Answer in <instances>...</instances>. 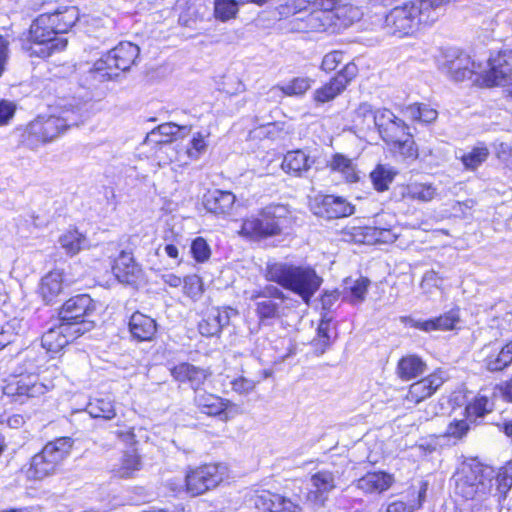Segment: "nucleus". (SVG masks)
<instances>
[{"mask_svg":"<svg viewBox=\"0 0 512 512\" xmlns=\"http://www.w3.org/2000/svg\"><path fill=\"white\" fill-rule=\"evenodd\" d=\"M369 286L370 280L365 277L347 278L344 281L342 298L352 305L361 304L366 298Z\"/></svg>","mask_w":512,"mask_h":512,"instance_id":"72a5a7b5","label":"nucleus"},{"mask_svg":"<svg viewBox=\"0 0 512 512\" xmlns=\"http://www.w3.org/2000/svg\"><path fill=\"white\" fill-rule=\"evenodd\" d=\"M85 411L91 418L105 421L112 420L117 415L115 401L112 396L107 394L91 397L85 407Z\"/></svg>","mask_w":512,"mask_h":512,"instance_id":"c85d7f7f","label":"nucleus"},{"mask_svg":"<svg viewBox=\"0 0 512 512\" xmlns=\"http://www.w3.org/2000/svg\"><path fill=\"white\" fill-rule=\"evenodd\" d=\"M222 384L225 387H230L231 391L239 396H247L255 390L258 381L245 377L242 374L234 376L226 375Z\"/></svg>","mask_w":512,"mask_h":512,"instance_id":"a19ab883","label":"nucleus"},{"mask_svg":"<svg viewBox=\"0 0 512 512\" xmlns=\"http://www.w3.org/2000/svg\"><path fill=\"white\" fill-rule=\"evenodd\" d=\"M450 0H415L410 2L414 6L415 16L419 19V25L432 24L439 17V10Z\"/></svg>","mask_w":512,"mask_h":512,"instance_id":"473e14b6","label":"nucleus"},{"mask_svg":"<svg viewBox=\"0 0 512 512\" xmlns=\"http://www.w3.org/2000/svg\"><path fill=\"white\" fill-rule=\"evenodd\" d=\"M139 51V47L131 42H120L94 63L88 72L89 76L98 82L111 80L120 72L130 69Z\"/></svg>","mask_w":512,"mask_h":512,"instance_id":"0eeeda50","label":"nucleus"},{"mask_svg":"<svg viewBox=\"0 0 512 512\" xmlns=\"http://www.w3.org/2000/svg\"><path fill=\"white\" fill-rule=\"evenodd\" d=\"M395 175L396 171L392 167L377 165V167L371 172L370 178L374 188L379 192H383L388 189Z\"/></svg>","mask_w":512,"mask_h":512,"instance_id":"de8ad7c7","label":"nucleus"},{"mask_svg":"<svg viewBox=\"0 0 512 512\" xmlns=\"http://www.w3.org/2000/svg\"><path fill=\"white\" fill-rule=\"evenodd\" d=\"M444 378L441 372H435L413 383L408 391L407 399L415 403L430 397L442 384Z\"/></svg>","mask_w":512,"mask_h":512,"instance_id":"cd10ccee","label":"nucleus"},{"mask_svg":"<svg viewBox=\"0 0 512 512\" xmlns=\"http://www.w3.org/2000/svg\"><path fill=\"white\" fill-rule=\"evenodd\" d=\"M227 476V467L224 464H206L187 471L185 485L169 483L171 490L185 491L191 496H199L216 488Z\"/></svg>","mask_w":512,"mask_h":512,"instance_id":"6e6552de","label":"nucleus"},{"mask_svg":"<svg viewBox=\"0 0 512 512\" xmlns=\"http://www.w3.org/2000/svg\"><path fill=\"white\" fill-rule=\"evenodd\" d=\"M442 284V279L434 270L427 271L422 279L421 287L426 290L429 287H439Z\"/></svg>","mask_w":512,"mask_h":512,"instance_id":"69168bd1","label":"nucleus"},{"mask_svg":"<svg viewBox=\"0 0 512 512\" xmlns=\"http://www.w3.org/2000/svg\"><path fill=\"white\" fill-rule=\"evenodd\" d=\"M229 319L228 311L212 310L199 323V332L206 337L218 335L222 328L228 325Z\"/></svg>","mask_w":512,"mask_h":512,"instance_id":"f704fd0d","label":"nucleus"},{"mask_svg":"<svg viewBox=\"0 0 512 512\" xmlns=\"http://www.w3.org/2000/svg\"><path fill=\"white\" fill-rule=\"evenodd\" d=\"M468 430L469 424L467 420H454L447 426L446 435L448 437L460 439L467 434Z\"/></svg>","mask_w":512,"mask_h":512,"instance_id":"4d7b16f0","label":"nucleus"},{"mask_svg":"<svg viewBox=\"0 0 512 512\" xmlns=\"http://www.w3.org/2000/svg\"><path fill=\"white\" fill-rule=\"evenodd\" d=\"M502 502L490 503V500L474 502L471 509H462L460 512H497Z\"/></svg>","mask_w":512,"mask_h":512,"instance_id":"680f3d73","label":"nucleus"},{"mask_svg":"<svg viewBox=\"0 0 512 512\" xmlns=\"http://www.w3.org/2000/svg\"><path fill=\"white\" fill-rule=\"evenodd\" d=\"M112 272L119 282L132 284L141 277L142 269L131 251L122 250L113 261Z\"/></svg>","mask_w":512,"mask_h":512,"instance_id":"5701e85b","label":"nucleus"},{"mask_svg":"<svg viewBox=\"0 0 512 512\" xmlns=\"http://www.w3.org/2000/svg\"><path fill=\"white\" fill-rule=\"evenodd\" d=\"M194 403L201 413L208 416L219 417L223 421L229 420L227 410L233 405L230 400L206 391L196 392Z\"/></svg>","mask_w":512,"mask_h":512,"instance_id":"4be33fe9","label":"nucleus"},{"mask_svg":"<svg viewBox=\"0 0 512 512\" xmlns=\"http://www.w3.org/2000/svg\"><path fill=\"white\" fill-rule=\"evenodd\" d=\"M482 366L489 372H500L512 364V340L504 345H485L479 353Z\"/></svg>","mask_w":512,"mask_h":512,"instance_id":"a211bd4d","label":"nucleus"},{"mask_svg":"<svg viewBox=\"0 0 512 512\" xmlns=\"http://www.w3.org/2000/svg\"><path fill=\"white\" fill-rule=\"evenodd\" d=\"M402 200L429 203L439 196V189L431 182L411 181L399 188Z\"/></svg>","mask_w":512,"mask_h":512,"instance_id":"393cba45","label":"nucleus"},{"mask_svg":"<svg viewBox=\"0 0 512 512\" xmlns=\"http://www.w3.org/2000/svg\"><path fill=\"white\" fill-rule=\"evenodd\" d=\"M256 509L261 512H303L298 500H292L270 491H261L253 499Z\"/></svg>","mask_w":512,"mask_h":512,"instance_id":"6ab92c4d","label":"nucleus"},{"mask_svg":"<svg viewBox=\"0 0 512 512\" xmlns=\"http://www.w3.org/2000/svg\"><path fill=\"white\" fill-rule=\"evenodd\" d=\"M334 328L332 326V316L328 312L322 315L320 323L317 328L316 337L312 341V346L317 354H323L332 343V333Z\"/></svg>","mask_w":512,"mask_h":512,"instance_id":"4c0bfd02","label":"nucleus"},{"mask_svg":"<svg viewBox=\"0 0 512 512\" xmlns=\"http://www.w3.org/2000/svg\"><path fill=\"white\" fill-rule=\"evenodd\" d=\"M191 253L197 262H205L210 258L211 250L204 238L197 237L191 244Z\"/></svg>","mask_w":512,"mask_h":512,"instance_id":"6e6d98bb","label":"nucleus"},{"mask_svg":"<svg viewBox=\"0 0 512 512\" xmlns=\"http://www.w3.org/2000/svg\"><path fill=\"white\" fill-rule=\"evenodd\" d=\"M129 331L133 339L151 341L157 332L156 320L141 312H135L129 319Z\"/></svg>","mask_w":512,"mask_h":512,"instance_id":"bb28decb","label":"nucleus"},{"mask_svg":"<svg viewBox=\"0 0 512 512\" xmlns=\"http://www.w3.org/2000/svg\"><path fill=\"white\" fill-rule=\"evenodd\" d=\"M363 235L371 236L373 241L379 243H393L397 238V234L391 229L382 227H366Z\"/></svg>","mask_w":512,"mask_h":512,"instance_id":"5fc2aeb1","label":"nucleus"},{"mask_svg":"<svg viewBox=\"0 0 512 512\" xmlns=\"http://www.w3.org/2000/svg\"><path fill=\"white\" fill-rule=\"evenodd\" d=\"M83 120L79 106H61L48 115H39L29 122L21 134V143L35 150L57 139L67 129L79 125Z\"/></svg>","mask_w":512,"mask_h":512,"instance_id":"7ed1b4c3","label":"nucleus"},{"mask_svg":"<svg viewBox=\"0 0 512 512\" xmlns=\"http://www.w3.org/2000/svg\"><path fill=\"white\" fill-rule=\"evenodd\" d=\"M73 444L74 440L71 437H59L46 443L42 450L31 458L26 471L27 478L43 480L54 475L71 454Z\"/></svg>","mask_w":512,"mask_h":512,"instance_id":"423d86ee","label":"nucleus"},{"mask_svg":"<svg viewBox=\"0 0 512 512\" xmlns=\"http://www.w3.org/2000/svg\"><path fill=\"white\" fill-rule=\"evenodd\" d=\"M393 481V476L386 472H369L358 479L355 486L364 493H382L391 487Z\"/></svg>","mask_w":512,"mask_h":512,"instance_id":"c756f323","label":"nucleus"},{"mask_svg":"<svg viewBox=\"0 0 512 512\" xmlns=\"http://www.w3.org/2000/svg\"><path fill=\"white\" fill-rule=\"evenodd\" d=\"M342 61L343 53L341 51H332L324 56L321 69L325 72H331L335 70Z\"/></svg>","mask_w":512,"mask_h":512,"instance_id":"13d9d810","label":"nucleus"},{"mask_svg":"<svg viewBox=\"0 0 512 512\" xmlns=\"http://www.w3.org/2000/svg\"><path fill=\"white\" fill-rule=\"evenodd\" d=\"M48 390L49 386L42 383L34 374L15 377L3 387V393L19 403H23L28 398L43 395Z\"/></svg>","mask_w":512,"mask_h":512,"instance_id":"4468645a","label":"nucleus"},{"mask_svg":"<svg viewBox=\"0 0 512 512\" xmlns=\"http://www.w3.org/2000/svg\"><path fill=\"white\" fill-rule=\"evenodd\" d=\"M246 298L255 302V311L264 323L267 320L280 318L284 315L286 296L274 285L245 291Z\"/></svg>","mask_w":512,"mask_h":512,"instance_id":"1a4fd4ad","label":"nucleus"},{"mask_svg":"<svg viewBox=\"0 0 512 512\" xmlns=\"http://www.w3.org/2000/svg\"><path fill=\"white\" fill-rule=\"evenodd\" d=\"M157 128L158 132L164 136L167 144L172 141L173 136L176 135L180 129L179 126L174 123H164L159 125Z\"/></svg>","mask_w":512,"mask_h":512,"instance_id":"338daca9","label":"nucleus"},{"mask_svg":"<svg viewBox=\"0 0 512 512\" xmlns=\"http://www.w3.org/2000/svg\"><path fill=\"white\" fill-rule=\"evenodd\" d=\"M315 160L302 150L289 151L284 156L281 167L289 174L303 176L308 172Z\"/></svg>","mask_w":512,"mask_h":512,"instance_id":"2f4dec72","label":"nucleus"},{"mask_svg":"<svg viewBox=\"0 0 512 512\" xmlns=\"http://www.w3.org/2000/svg\"><path fill=\"white\" fill-rule=\"evenodd\" d=\"M184 293L193 300H198L203 294V283L199 276L189 275L183 279Z\"/></svg>","mask_w":512,"mask_h":512,"instance_id":"864d4df0","label":"nucleus"},{"mask_svg":"<svg viewBox=\"0 0 512 512\" xmlns=\"http://www.w3.org/2000/svg\"><path fill=\"white\" fill-rule=\"evenodd\" d=\"M238 10L237 0H214V16L221 22L235 18Z\"/></svg>","mask_w":512,"mask_h":512,"instance_id":"8fccbe9b","label":"nucleus"},{"mask_svg":"<svg viewBox=\"0 0 512 512\" xmlns=\"http://www.w3.org/2000/svg\"><path fill=\"white\" fill-rule=\"evenodd\" d=\"M397 117L388 109H379L376 111L375 123L373 127H376L381 133L389 124H391Z\"/></svg>","mask_w":512,"mask_h":512,"instance_id":"bf43d9fd","label":"nucleus"},{"mask_svg":"<svg viewBox=\"0 0 512 512\" xmlns=\"http://www.w3.org/2000/svg\"><path fill=\"white\" fill-rule=\"evenodd\" d=\"M488 156V148L480 143L469 152L463 153L459 158L466 169L475 170L487 160Z\"/></svg>","mask_w":512,"mask_h":512,"instance_id":"49530a36","label":"nucleus"},{"mask_svg":"<svg viewBox=\"0 0 512 512\" xmlns=\"http://www.w3.org/2000/svg\"><path fill=\"white\" fill-rule=\"evenodd\" d=\"M512 81V50H502L489 59L484 76L487 86H507Z\"/></svg>","mask_w":512,"mask_h":512,"instance_id":"f3484780","label":"nucleus"},{"mask_svg":"<svg viewBox=\"0 0 512 512\" xmlns=\"http://www.w3.org/2000/svg\"><path fill=\"white\" fill-rule=\"evenodd\" d=\"M414 12V6L410 2L394 7L385 18L387 33L398 37L413 34L419 26V19L416 18Z\"/></svg>","mask_w":512,"mask_h":512,"instance_id":"ddd939ff","label":"nucleus"},{"mask_svg":"<svg viewBox=\"0 0 512 512\" xmlns=\"http://www.w3.org/2000/svg\"><path fill=\"white\" fill-rule=\"evenodd\" d=\"M407 130L408 127L405 122L397 117L391 124L385 127L384 130H381L380 135L387 143L401 144L407 141Z\"/></svg>","mask_w":512,"mask_h":512,"instance_id":"37998d69","label":"nucleus"},{"mask_svg":"<svg viewBox=\"0 0 512 512\" xmlns=\"http://www.w3.org/2000/svg\"><path fill=\"white\" fill-rule=\"evenodd\" d=\"M16 106L13 102L8 100L0 101V126L8 125L10 120L14 117Z\"/></svg>","mask_w":512,"mask_h":512,"instance_id":"052dcab7","label":"nucleus"},{"mask_svg":"<svg viewBox=\"0 0 512 512\" xmlns=\"http://www.w3.org/2000/svg\"><path fill=\"white\" fill-rule=\"evenodd\" d=\"M210 133L206 131L197 132L193 134V137L190 141V146L187 149V154L191 159H198L207 149V141L206 139L209 137Z\"/></svg>","mask_w":512,"mask_h":512,"instance_id":"603ef678","label":"nucleus"},{"mask_svg":"<svg viewBox=\"0 0 512 512\" xmlns=\"http://www.w3.org/2000/svg\"><path fill=\"white\" fill-rule=\"evenodd\" d=\"M312 80L308 77H296L280 87L287 96H301L310 89Z\"/></svg>","mask_w":512,"mask_h":512,"instance_id":"3c124183","label":"nucleus"},{"mask_svg":"<svg viewBox=\"0 0 512 512\" xmlns=\"http://www.w3.org/2000/svg\"><path fill=\"white\" fill-rule=\"evenodd\" d=\"M437 66L443 74L456 82L470 79L479 69V65L468 54L454 48L447 49L441 54Z\"/></svg>","mask_w":512,"mask_h":512,"instance_id":"f8f14e48","label":"nucleus"},{"mask_svg":"<svg viewBox=\"0 0 512 512\" xmlns=\"http://www.w3.org/2000/svg\"><path fill=\"white\" fill-rule=\"evenodd\" d=\"M59 243L65 250L66 254L73 256L79 253L80 250L87 245V239L78 230L73 229L61 235Z\"/></svg>","mask_w":512,"mask_h":512,"instance_id":"79ce46f5","label":"nucleus"},{"mask_svg":"<svg viewBox=\"0 0 512 512\" xmlns=\"http://www.w3.org/2000/svg\"><path fill=\"white\" fill-rule=\"evenodd\" d=\"M16 225L17 233L20 234L22 237H28L30 234L34 232L33 225L31 223V220L29 219V214L19 216L16 219Z\"/></svg>","mask_w":512,"mask_h":512,"instance_id":"0e129e2a","label":"nucleus"},{"mask_svg":"<svg viewBox=\"0 0 512 512\" xmlns=\"http://www.w3.org/2000/svg\"><path fill=\"white\" fill-rule=\"evenodd\" d=\"M64 277L60 270H53L42 278L40 292L43 299L50 303L63 290Z\"/></svg>","mask_w":512,"mask_h":512,"instance_id":"58836bf2","label":"nucleus"},{"mask_svg":"<svg viewBox=\"0 0 512 512\" xmlns=\"http://www.w3.org/2000/svg\"><path fill=\"white\" fill-rule=\"evenodd\" d=\"M358 68L353 62L347 63L329 82L316 89L313 93V100L317 104H324L334 100L356 77Z\"/></svg>","mask_w":512,"mask_h":512,"instance_id":"dca6fc26","label":"nucleus"},{"mask_svg":"<svg viewBox=\"0 0 512 512\" xmlns=\"http://www.w3.org/2000/svg\"><path fill=\"white\" fill-rule=\"evenodd\" d=\"M406 113L413 120L426 124L434 122L438 117L437 110L424 103H415L408 106Z\"/></svg>","mask_w":512,"mask_h":512,"instance_id":"09e8293b","label":"nucleus"},{"mask_svg":"<svg viewBox=\"0 0 512 512\" xmlns=\"http://www.w3.org/2000/svg\"><path fill=\"white\" fill-rule=\"evenodd\" d=\"M375 116L376 111L372 109V106L367 102H363L354 110L352 122L356 128L368 130L374 126Z\"/></svg>","mask_w":512,"mask_h":512,"instance_id":"c03bdc74","label":"nucleus"},{"mask_svg":"<svg viewBox=\"0 0 512 512\" xmlns=\"http://www.w3.org/2000/svg\"><path fill=\"white\" fill-rule=\"evenodd\" d=\"M72 329L74 327L69 326V323L60 322L58 326L50 328L42 335V347L52 353L61 351L68 343L80 337L81 329Z\"/></svg>","mask_w":512,"mask_h":512,"instance_id":"aec40b11","label":"nucleus"},{"mask_svg":"<svg viewBox=\"0 0 512 512\" xmlns=\"http://www.w3.org/2000/svg\"><path fill=\"white\" fill-rule=\"evenodd\" d=\"M494 403L487 396L478 394L475 399L466 406V415L469 420L483 418L493 410Z\"/></svg>","mask_w":512,"mask_h":512,"instance_id":"a18cd8bd","label":"nucleus"},{"mask_svg":"<svg viewBox=\"0 0 512 512\" xmlns=\"http://www.w3.org/2000/svg\"><path fill=\"white\" fill-rule=\"evenodd\" d=\"M343 474L344 466L340 464H331L313 473L310 477L311 488L306 496L307 501L317 507L324 506Z\"/></svg>","mask_w":512,"mask_h":512,"instance_id":"9b49d317","label":"nucleus"},{"mask_svg":"<svg viewBox=\"0 0 512 512\" xmlns=\"http://www.w3.org/2000/svg\"><path fill=\"white\" fill-rule=\"evenodd\" d=\"M306 0H293L290 3L287 4L286 8L289 10V12L292 13L294 16L293 22H295L294 26L298 23H300V20H295L297 17H305V10H306Z\"/></svg>","mask_w":512,"mask_h":512,"instance_id":"e2e57ef3","label":"nucleus"},{"mask_svg":"<svg viewBox=\"0 0 512 512\" xmlns=\"http://www.w3.org/2000/svg\"><path fill=\"white\" fill-rule=\"evenodd\" d=\"M340 292L337 290L325 292L321 297L322 308L324 310H330L333 305L338 301Z\"/></svg>","mask_w":512,"mask_h":512,"instance_id":"774afa93","label":"nucleus"},{"mask_svg":"<svg viewBox=\"0 0 512 512\" xmlns=\"http://www.w3.org/2000/svg\"><path fill=\"white\" fill-rule=\"evenodd\" d=\"M290 223L291 212L287 206L269 205L263 208L258 215L244 219L240 234L250 239L261 240L280 235Z\"/></svg>","mask_w":512,"mask_h":512,"instance_id":"39448f33","label":"nucleus"},{"mask_svg":"<svg viewBox=\"0 0 512 512\" xmlns=\"http://www.w3.org/2000/svg\"><path fill=\"white\" fill-rule=\"evenodd\" d=\"M460 320L459 309H451L439 317L420 320L412 317H406L403 322L406 326L419 329L423 332L447 331L455 328Z\"/></svg>","mask_w":512,"mask_h":512,"instance_id":"412c9836","label":"nucleus"},{"mask_svg":"<svg viewBox=\"0 0 512 512\" xmlns=\"http://www.w3.org/2000/svg\"><path fill=\"white\" fill-rule=\"evenodd\" d=\"M171 375L176 381L189 383L190 387L196 392L211 376L209 369L197 367L189 363H180L171 369Z\"/></svg>","mask_w":512,"mask_h":512,"instance_id":"a878e982","label":"nucleus"},{"mask_svg":"<svg viewBox=\"0 0 512 512\" xmlns=\"http://www.w3.org/2000/svg\"><path fill=\"white\" fill-rule=\"evenodd\" d=\"M141 469V460L135 449H129L123 453L119 462L112 468V473L118 478H131Z\"/></svg>","mask_w":512,"mask_h":512,"instance_id":"c9c22d12","label":"nucleus"},{"mask_svg":"<svg viewBox=\"0 0 512 512\" xmlns=\"http://www.w3.org/2000/svg\"><path fill=\"white\" fill-rule=\"evenodd\" d=\"M329 167L331 171L339 173L346 182L354 183L359 180V172L355 163L345 155L334 154L329 162Z\"/></svg>","mask_w":512,"mask_h":512,"instance_id":"ea45409f","label":"nucleus"},{"mask_svg":"<svg viewBox=\"0 0 512 512\" xmlns=\"http://www.w3.org/2000/svg\"><path fill=\"white\" fill-rule=\"evenodd\" d=\"M79 20L74 6H60L53 12L40 14L31 24L28 34L21 39V47L30 57L47 58L65 49L67 40L59 36Z\"/></svg>","mask_w":512,"mask_h":512,"instance_id":"f257e3e1","label":"nucleus"},{"mask_svg":"<svg viewBox=\"0 0 512 512\" xmlns=\"http://www.w3.org/2000/svg\"><path fill=\"white\" fill-rule=\"evenodd\" d=\"M337 19L336 12L319 11L314 8L308 14H305V17H297L295 20H300V23L293 27L301 32L327 31L337 25Z\"/></svg>","mask_w":512,"mask_h":512,"instance_id":"b1692460","label":"nucleus"},{"mask_svg":"<svg viewBox=\"0 0 512 512\" xmlns=\"http://www.w3.org/2000/svg\"><path fill=\"white\" fill-rule=\"evenodd\" d=\"M265 278L291 290L307 304L322 283L314 269L280 262L267 264Z\"/></svg>","mask_w":512,"mask_h":512,"instance_id":"20e7f679","label":"nucleus"},{"mask_svg":"<svg viewBox=\"0 0 512 512\" xmlns=\"http://www.w3.org/2000/svg\"><path fill=\"white\" fill-rule=\"evenodd\" d=\"M236 197L230 191L214 190L204 198L207 211L215 215H227L231 212Z\"/></svg>","mask_w":512,"mask_h":512,"instance_id":"7c9ffc66","label":"nucleus"},{"mask_svg":"<svg viewBox=\"0 0 512 512\" xmlns=\"http://www.w3.org/2000/svg\"><path fill=\"white\" fill-rule=\"evenodd\" d=\"M95 303L87 294H80L68 299L59 311L61 323H69V326L80 328L79 336L94 328V322L87 318L94 312Z\"/></svg>","mask_w":512,"mask_h":512,"instance_id":"9d476101","label":"nucleus"},{"mask_svg":"<svg viewBox=\"0 0 512 512\" xmlns=\"http://www.w3.org/2000/svg\"><path fill=\"white\" fill-rule=\"evenodd\" d=\"M311 210L318 217L332 220L352 215L355 207L342 196L318 195L311 202Z\"/></svg>","mask_w":512,"mask_h":512,"instance_id":"2eb2a0df","label":"nucleus"},{"mask_svg":"<svg viewBox=\"0 0 512 512\" xmlns=\"http://www.w3.org/2000/svg\"><path fill=\"white\" fill-rule=\"evenodd\" d=\"M426 370V364L416 355L402 357L397 365V375L403 381H410L421 376Z\"/></svg>","mask_w":512,"mask_h":512,"instance_id":"e433bc0d","label":"nucleus"},{"mask_svg":"<svg viewBox=\"0 0 512 512\" xmlns=\"http://www.w3.org/2000/svg\"><path fill=\"white\" fill-rule=\"evenodd\" d=\"M455 494L474 502H502L512 488V469L503 467L497 473L481 463L463 464L453 476Z\"/></svg>","mask_w":512,"mask_h":512,"instance_id":"f03ea898","label":"nucleus"}]
</instances>
